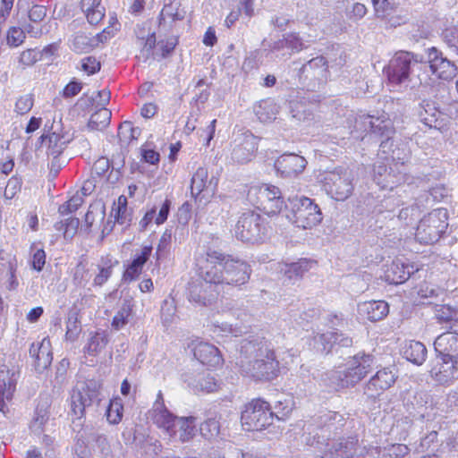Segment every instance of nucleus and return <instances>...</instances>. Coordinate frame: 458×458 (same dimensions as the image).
Listing matches in <instances>:
<instances>
[{"label": "nucleus", "instance_id": "obj_46", "mask_svg": "<svg viewBox=\"0 0 458 458\" xmlns=\"http://www.w3.org/2000/svg\"><path fill=\"white\" fill-rule=\"evenodd\" d=\"M293 409V401L292 398L286 397L284 400H278L275 404L274 417L278 420L287 418Z\"/></svg>", "mask_w": 458, "mask_h": 458}, {"label": "nucleus", "instance_id": "obj_55", "mask_svg": "<svg viewBox=\"0 0 458 458\" xmlns=\"http://www.w3.org/2000/svg\"><path fill=\"white\" fill-rule=\"evenodd\" d=\"M141 157L142 159L150 165H156L159 162L160 156L159 153L156 150L149 148L148 146H143L141 148Z\"/></svg>", "mask_w": 458, "mask_h": 458}, {"label": "nucleus", "instance_id": "obj_49", "mask_svg": "<svg viewBox=\"0 0 458 458\" xmlns=\"http://www.w3.org/2000/svg\"><path fill=\"white\" fill-rule=\"evenodd\" d=\"M83 203V199L80 194L72 196L65 203L58 208L60 215L64 216L75 212Z\"/></svg>", "mask_w": 458, "mask_h": 458}, {"label": "nucleus", "instance_id": "obj_12", "mask_svg": "<svg viewBox=\"0 0 458 458\" xmlns=\"http://www.w3.org/2000/svg\"><path fill=\"white\" fill-rule=\"evenodd\" d=\"M248 196L251 200L255 199L256 205L268 215L279 213L284 204L279 188L271 184L253 186Z\"/></svg>", "mask_w": 458, "mask_h": 458}, {"label": "nucleus", "instance_id": "obj_20", "mask_svg": "<svg viewBox=\"0 0 458 458\" xmlns=\"http://www.w3.org/2000/svg\"><path fill=\"white\" fill-rule=\"evenodd\" d=\"M203 281L193 284L189 289V300L199 305L208 306L216 301L219 294L220 284Z\"/></svg>", "mask_w": 458, "mask_h": 458}, {"label": "nucleus", "instance_id": "obj_8", "mask_svg": "<svg viewBox=\"0 0 458 458\" xmlns=\"http://www.w3.org/2000/svg\"><path fill=\"white\" fill-rule=\"evenodd\" d=\"M267 233L265 219L253 211L243 213L234 227V235L238 240L252 244L263 242Z\"/></svg>", "mask_w": 458, "mask_h": 458}, {"label": "nucleus", "instance_id": "obj_36", "mask_svg": "<svg viewBox=\"0 0 458 458\" xmlns=\"http://www.w3.org/2000/svg\"><path fill=\"white\" fill-rule=\"evenodd\" d=\"M47 16V9L44 5L35 4L29 11L30 23L27 25V31L34 36L42 33L41 22Z\"/></svg>", "mask_w": 458, "mask_h": 458}, {"label": "nucleus", "instance_id": "obj_32", "mask_svg": "<svg viewBox=\"0 0 458 458\" xmlns=\"http://www.w3.org/2000/svg\"><path fill=\"white\" fill-rule=\"evenodd\" d=\"M415 271L414 267L410 264H404L401 260H394L386 270V277L390 284H402L405 282Z\"/></svg>", "mask_w": 458, "mask_h": 458}, {"label": "nucleus", "instance_id": "obj_23", "mask_svg": "<svg viewBox=\"0 0 458 458\" xmlns=\"http://www.w3.org/2000/svg\"><path fill=\"white\" fill-rule=\"evenodd\" d=\"M113 166L107 157H101L97 159L91 168V177L94 180V187L100 191L114 188V182L111 181Z\"/></svg>", "mask_w": 458, "mask_h": 458}, {"label": "nucleus", "instance_id": "obj_11", "mask_svg": "<svg viewBox=\"0 0 458 458\" xmlns=\"http://www.w3.org/2000/svg\"><path fill=\"white\" fill-rule=\"evenodd\" d=\"M21 377V367L14 354L9 355L0 365V411L5 412V401H11Z\"/></svg>", "mask_w": 458, "mask_h": 458}, {"label": "nucleus", "instance_id": "obj_48", "mask_svg": "<svg viewBox=\"0 0 458 458\" xmlns=\"http://www.w3.org/2000/svg\"><path fill=\"white\" fill-rule=\"evenodd\" d=\"M34 105V98L32 94H25L19 97L15 102L14 111L20 114L23 115L28 114Z\"/></svg>", "mask_w": 458, "mask_h": 458}, {"label": "nucleus", "instance_id": "obj_52", "mask_svg": "<svg viewBox=\"0 0 458 458\" xmlns=\"http://www.w3.org/2000/svg\"><path fill=\"white\" fill-rule=\"evenodd\" d=\"M285 39V47L291 49L292 52H300L306 48L302 38L298 33L291 32L284 35Z\"/></svg>", "mask_w": 458, "mask_h": 458}, {"label": "nucleus", "instance_id": "obj_29", "mask_svg": "<svg viewBox=\"0 0 458 458\" xmlns=\"http://www.w3.org/2000/svg\"><path fill=\"white\" fill-rule=\"evenodd\" d=\"M358 312L363 318L374 322L384 318L388 314L389 308L384 301H369L360 303Z\"/></svg>", "mask_w": 458, "mask_h": 458}, {"label": "nucleus", "instance_id": "obj_60", "mask_svg": "<svg viewBox=\"0 0 458 458\" xmlns=\"http://www.w3.org/2000/svg\"><path fill=\"white\" fill-rule=\"evenodd\" d=\"M59 135L58 134H55V133H52L50 135H41L39 140H41V143L42 144H45L47 142V147L49 149H51V154L52 155H55V154H59L60 153V150L59 149H55V147H52V143L54 142L55 144L59 140Z\"/></svg>", "mask_w": 458, "mask_h": 458}, {"label": "nucleus", "instance_id": "obj_56", "mask_svg": "<svg viewBox=\"0 0 458 458\" xmlns=\"http://www.w3.org/2000/svg\"><path fill=\"white\" fill-rule=\"evenodd\" d=\"M38 61V55L35 50L27 49L21 53L19 63L23 66H30Z\"/></svg>", "mask_w": 458, "mask_h": 458}, {"label": "nucleus", "instance_id": "obj_44", "mask_svg": "<svg viewBox=\"0 0 458 458\" xmlns=\"http://www.w3.org/2000/svg\"><path fill=\"white\" fill-rule=\"evenodd\" d=\"M200 434L206 439H213L216 437L220 432L219 419L215 416L207 419L199 427Z\"/></svg>", "mask_w": 458, "mask_h": 458}, {"label": "nucleus", "instance_id": "obj_15", "mask_svg": "<svg viewBox=\"0 0 458 458\" xmlns=\"http://www.w3.org/2000/svg\"><path fill=\"white\" fill-rule=\"evenodd\" d=\"M218 179L216 176L208 177L206 167H199L193 174L191 183V191L195 199H208L216 191Z\"/></svg>", "mask_w": 458, "mask_h": 458}, {"label": "nucleus", "instance_id": "obj_42", "mask_svg": "<svg viewBox=\"0 0 458 458\" xmlns=\"http://www.w3.org/2000/svg\"><path fill=\"white\" fill-rule=\"evenodd\" d=\"M111 119L112 112L102 107L91 114L89 124L92 129L103 130L110 124Z\"/></svg>", "mask_w": 458, "mask_h": 458}, {"label": "nucleus", "instance_id": "obj_57", "mask_svg": "<svg viewBox=\"0 0 458 458\" xmlns=\"http://www.w3.org/2000/svg\"><path fill=\"white\" fill-rule=\"evenodd\" d=\"M82 89V84L77 81H71L63 89V96L64 98H72L78 95Z\"/></svg>", "mask_w": 458, "mask_h": 458}, {"label": "nucleus", "instance_id": "obj_45", "mask_svg": "<svg viewBox=\"0 0 458 458\" xmlns=\"http://www.w3.org/2000/svg\"><path fill=\"white\" fill-rule=\"evenodd\" d=\"M140 134V130L137 127H133L131 122H124L120 124L118 128V136L122 143H129L133 140H136Z\"/></svg>", "mask_w": 458, "mask_h": 458}, {"label": "nucleus", "instance_id": "obj_14", "mask_svg": "<svg viewBox=\"0 0 458 458\" xmlns=\"http://www.w3.org/2000/svg\"><path fill=\"white\" fill-rule=\"evenodd\" d=\"M356 126L363 128L364 131H369L372 133L386 136V140L382 141L380 148L385 153V148L390 145V134L392 133V122L385 115L376 117L370 114H363L356 119Z\"/></svg>", "mask_w": 458, "mask_h": 458}, {"label": "nucleus", "instance_id": "obj_37", "mask_svg": "<svg viewBox=\"0 0 458 458\" xmlns=\"http://www.w3.org/2000/svg\"><path fill=\"white\" fill-rule=\"evenodd\" d=\"M81 7L90 24H98L105 16V8L101 5L100 0H81Z\"/></svg>", "mask_w": 458, "mask_h": 458}, {"label": "nucleus", "instance_id": "obj_19", "mask_svg": "<svg viewBox=\"0 0 458 458\" xmlns=\"http://www.w3.org/2000/svg\"><path fill=\"white\" fill-rule=\"evenodd\" d=\"M259 140L250 132H245L233 140L232 160L237 164H244L251 160L258 149Z\"/></svg>", "mask_w": 458, "mask_h": 458}, {"label": "nucleus", "instance_id": "obj_61", "mask_svg": "<svg viewBox=\"0 0 458 458\" xmlns=\"http://www.w3.org/2000/svg\"><path fill=\"white\" fill-rule=\"evenodd\" d=\"M174 5L171 4V5H167V6H165L161 12V15L163 17H168V18H171L173 21H179V20H182L183 17H184V13H181L179 12L178 10H176L175 12H174Z\"/></svg>", "mask_w": 458, "mask_h": 458}, {"label": "nucleus", "instance_id": "obj_64", "mask_svg": "<svg viewBox=\"0 0 458 458\" xmlns=\"http://www.w3.org/2000/svg\"><path fill=\"white\" fill-rule=\"evenodd\" d=\"M367 13V8L363 4L356 3L352 5L350 11L351 18L361 19Z\"/></svg>", "mask_w": 458, "mask_h": 458}, {"label": "nucleus", "instance_id": "obj_43", "mask_svg": "<svg viewBox=\"0 0 458 458\" xmlns=\"http://www.w3.org/2000/svg\"><path fill=\"white\" fill-rule=\"evenodd\" d=\"M79 225V218L72 216L64 221L56 222L54 226L55 230L63 232L65 239H72L77 233Z\"/></svg>", "mask_w": 458, "mask_h": 458}, {"label": "nucleus", "instance_id": "obj_47", "mask_svg": "<svg viewBox=\"0 0 458 458\" xmlns=\"http://www.w3.org/2000/svg\"><path fill=\"white\" fill-rule=\"evenodd\" d=\"M443 39L449 50L458 55V28L452 27L444 30Z\"/></svg>", "mask_w": 458, "mask_h": 458}, {"label": "nucleus", "instance_id": "obj_3", "mask_svg": "<svg viewBox=\"0 0 458 458\" xmlns=\"http://www.w3.org/2000/svg\"><path fill=\"white\" fill-rule=\"evenodd\" d=\"M374 363L372 355L358 353L349 358L344 366L325 372L321 376V381L335 391L352 387L366 377Z\"/></svg>", "mask_w": 458, "mask_h": 458}, {"label": "nucleus", "instance_id": "obj_39", "mask_svg": "<svg viewBox=\"0 0 458 458\" xmlns=\"http://www.w3.org/2000/svg\"><path fill=\"white\" fill-rule=\"evenodd\" d=\"M133 297L124 296L116 313V330L124 327L132 318Z\"/></svg>", "mask_w": 458, "mask_h": 458}, {"label": "nucleus", "instance_id": "obj_22", "mask_svg": "<svg viewBox=\"0 0 458 458\" xmlns=\"http://www.w3.org/2000/svg\"><path fill=\"white\" fill-rule=\"evenodd\" d=\"M457 360L454 358L437 355L430 370L431 377L441 385H448L454 381L457 373Z\"/></svg>", "mask_w": 458, "mask_h": 458}, {"label": "nucleus", "instance_id": "obj_9", "mask_svg": "<svg viewBox=\"0 0 458 458\" xmlns=\"http://www.w3.org/2000/svg\"><path fill=\"white\" fill-rule=\"evenodd\" d=\"M320 182L327 193L337 201L347 199L353 191L352 173L344 168L324 172L320 174Z\"/></svg>", "mask_w": 458, "mask_h": 458}, {"label": "nucleus", "instance_id": "obj_27", "mask_svg": "<svg viewBox=\"0 0 458 458\" xmlns=\"http://www.w3.org/2000/svg\"><path fill=\"white\" fill-rule=\"evenodd\" d=\"M315 266V261L308 259H301L293 263H279L277 269L286 277V279L291 282H295L301 279L305 273L310 271Z\"/></svg>", "mask_w": 458, "mask_h": 458}, {"label": "nucleus", "instance_id": "obj_50", "mask_svg": "<svg viewBox=\"0 0 458 458\" xmlns=\"http://www.w3.org/2000/svg\"><path fill=\"white\" fill-rule=\"evenodd\" d=\"M334 337V332L318 334L314 337L315 347L319 351H329L333 344H335Z\"/></svg>", "mask_w": 458, "mask_h": 458}, {"label": "nucleus", "instance_id": "obj_31", "mask_svg": "<svg viewBox=\"0 0 458 458\" xmlns=\"http://www.w3.org/2000/svg\"><path fill=\"white\" fill-rule=\"evenodd\" d=\"M152 251L151 246L143 247L140 255L136 256L132 262L127 267L123 276V283H129L136 280L142 271L143 265L148 259Z\"/></svg>", "mask_w": 458, "mask_h": 458}, {"label": "nucleus", "instance_id": "obj_10", "mask_svg": "<svg viewBox=\"0 0 458 458\" xmlns=\"http://www.w3.org/2000/svg\"><path fill=\"white\" fill-rule=\"evenodd\" d=\"M274 412L267 402L255 399L245 405L242 411V426L249 431L262 430L272 424Z\"/></svg>", "mask_w": 458, "mask_h": 458}, {"label": "nucleus", "instance_id": "obj_41", "mask_svg": "<svg viewBox=\"0 0 458 458\" xmlns=\"http://www.w3.org/2000/svg\"><path fill=\"white\" fill-rule=\"evenodd\" d=\"M410 452L409 447L403 444L389 445L376 450L378 458H403Z\"/></svg>", "mask_w": 458, "mask_h": 458}, {"label": "nucleus", "instance_id": "obj_21", "mask_svg": "<svg viewBox=\"0 0 458 458\" xmlns=\"http://www.w3.org/2000/svg\"><path fill=\"white\" fill-rule=\"evenodd\" d=\"M396 380L394 369L384 368L378 370L367 383L364 394L370 398L378 396L385 390L390 388Z\"/></svg>", "mask_w": 458, "mask_h": 458}, {"label": "nucleus", "instance_id": "obj_35", "mask_svg": "<svg viewBox=\"0 0 458 458\" xmlns=\"http://www.w3.org/2000/svg\"><path fill=\"white\" fill-rule=\"evenodd\" d=\"M403 357L416 365H421L427 358V348L418 341H410L403 349Z\"/></svg>", "mask_w": 458, "mask_h": 458}, {"label": "nucleus", "instance_id": "obj_51", "mask_svg": "<svg viewBox=\"0 0 458 458\" xmlns=\"http://www.w3.org/2000/svg\"><path fill=\"white\" fill-rule=\"evenodd\" d=\"M26 35L24 30L20 27H11L7 31V43L11 47H19L25 40Z\"/></svg>", "mask_w": 458, "mask_h": 458}, {"label": "nucleus", "instance_id": "obj_6", "mask_svg": "<svg viewBox=\"0 0 458 458\" xmlns=\"http://www.w3.org/2000/svg\"><path fill=\"white\" fill-rule=\"evenodd\" d=\"M293 222L302 229H310L319 225L323 219L320 208L313 199L305 196H294L288 199Z\"/></svg>", "mask_w": 458, "mask_h": 458}, {"label": "nucleus", "instance_id": "obj_16", "mask_svg": "<svg viewBox=\"0 0 458 458\" xmlns=\"http://www.w3.org/2000/svg\"><path fill=\"white\" fill-rule=\"evenodd\" d=\"M373 180L382 190L392 191L404 181V176L397 164L387 167L386 164L378 163L374 165Z\"/></svg>", "mask_w": 458, "mask_h": 458}, {"label": "nucleus", "instance_id": "obj_28", "mask_svg": "<svg viewBox=\"0 0 458 458\" xmlns=\"http://www.w3.org/2000/svg\"><path fill=\"white\" fill-rule=\"evenodd\" d=\"M30 353L34 359L37 369H44L48 368L53 360L49 337H44L42 341L37 344H32L30 349Z\"/></svg>", "mask_w": 458, "mask_h": 458}, {"label": "nucleus", "instance_id": "obj_1", "mask_svg": "<svg viewBox=\"0 0 458 458\" xmlns=\"http://www.w3.org/2000/svg\"><path fill=\"white\" fill-rule=\"evenodd\" d=\"M250 274V266L246 261L211 250L207 252L206 259L199 267L201 279L220 285L245 284Z\"/></svg>", "mask_w": 458, "mask_h": 458}, {"label": "nucleus", "instance_id": "obj_33", "mask_svg": "<svg viewBox=\"0 0 458 458\" xmlns=\"http://www.w3.org/2000/svg\"><path fill=\"white\" fill-rule=\"evenodd\" d=\"M278 106L273 99L267 98L259 101L254 107V112L261 123H271L276 118Z\"/></svg>", "mask_w": 458, "mask_h": 458}, {"label": "nucleus", "instance_id": "obj_40", "mask_svg": "<svg viewBox=\"0 0 458 458\" xmlns=\"http://www.w3.org/2000/svg\"><path fill=\"white\" fill-rule=\"evenodd\" d=\"M212 332L216 336L221 337H228L234 336L237 337L241 335L243 332L242 327L238 324L233 325L228 322H220L218 320H215L212 323Z\"/></svg>", "mask_w": 458, "mask_h": 458}, {"label": "nucleus", "instance_id": "obj_17", "mask_svg": "<svg viewBox=\"0 0 458 458\" xmlns=\"http://www.w3.org/2000/svg\"><path fill=\"white\" fill-rule=\"evenodd\" d=\"M305 157L293 153H284L275 162V168L278 175L283 178H295L299 176L307 166Z\"/></svg>", "mask_w": 458, "mask_h": 458}, {"label": "nucleus", "instance_id": "obj_4", "mask_svg": "<svg viewBox=\"0 0 458 458\" xmlns=\"http://www.w3.org/2000/svg\"><path fill=\"white\" fill-rule=\"evenodd\" d=\"M151 419L170 438L182 443L191 441L196 435L197 419L193 416H174L165 406L161 393L153 405Z\"/></svg>", "mask_w": 458, "mask_h": 458}, {"label": "nucleus", "instance_id": "obj_5", "mask_svg": "<svg viewBox=\"0 0 458 458\" xmlns=\"http://www.w3.org/2000/svg\"><path fill=\"white\" fill-rule=\"evenodd\" d=\"M416 56L406 51L397 52L385 68L388 84L394 90H402L409 86L411 66L418 64Z\"/></svg>", "mask_w": 458, "mask_h": 458}, {"label": "nucleus", "instance_id": "obj_53", "mask_svg": "<svg viewBox=\"0 0 458 458\" xmlns=\"http://www.w3.org/2000/svg\"><path fill=\"white\" fill-rule=\"evenodd\" d=\"M101 68L100 62L94 56H87L81 60V70L87 75H93L99 72Z\"/></svg>", "mask_w": 458, "mask_h": 458}, {"label": "nucleus", "instance_id": "obj_13", "mask_svg": "<svg viewBox=\"0 0 458 458\" xmlns=\"http://www.w3.org/2000/svg\"><path fill=\"white\" fill-rule=\"evenodd\" d=\"M305 442L309 445H316L318 449L322 450L321 458H352L355 453L357 440L349 438L337 442H326L324 438L320 440L318 433L313 437L310 433L305 437Z\"/></svg>", "mask_w": 458, "mask_h": 458}, {"label": "nucleus", "instance_id": "obj_2", "mask_svg": "<svg viewBox=\"0 0 458 458\" xmlns=\"http://www.w3.org/2000/svg\"><path fill=\"white\" fill-rule=\"evenodd\" d=\"M240 352L246 358L254 356V360H241L240 367L242 373L257 380H272L279 374V361L276 360L271 344L262 337L251 336L242 339Z\"/></svg>", "mask_w": 458, "mask_h": 458}, {"label": "nucleus", "instance_id": "obj_59", "mask_svg": "<svg viewBox=\"0 0 458 458\" xmlns=\"http://www.w3.org/2000/svg\"><path fill=\"white\" fill-rule=\"evenodd\" d=\"M46 263V252L43 249L37 250L32 257V267L37 271H41Z\"/></svg>", "mask_w": 458, "mask_h": 458}, {"label": "nucleus", "instance_id": "obj_26", "mask_svg": "<svg viewBox=\"0 0 458 458\" xmlns=\"http://www.w3.org/2000/svg\"><path fill=\"white\" fill-rule=\"evenodd\" d=\"M194 357L203 365L218 367L222 364L223 359L219 350L213 344L206 342H199L193 348Z\"/></svg>", "mask_w": 458, "mask_h": 458}, {"label": "nucleus", "instance_id": "obj_63", "mask_svg": "<svg viewBox=\"0 0 458 458\" xmlns=\"http://www.w3.org/2000/svg\"><path fill=\"white\" fill-rule=\"evenodd\" d=\"M13 6V0H0V21L9 16Z\"/></svg>", "mask_w": 458, "mask_h": 458}, {"label": "nucleus", "instance_id": "obj_58", "mask_svg": "<svg viewBox=\"0 0 458 458\" xmlns=\"http://www.w3.org/2000/svg\"><path fill=\"white\" fill-rule=\"evenodd\" d=\"M178 40L175 37H170L166 38L165 41L162 40L158 43V47L161 50V55L163 57L168 55L177 45Z\"/></svg>", "mask_w": 458, "mask_h": 458}, {"label": "nucleus", "instance_id": "obj_24", "mask_svg": "<svg viewBox=\"0 0 458 458\" xmlns=\"http://www.w3.org/2000/svg\"><path fill=\"white\" fill-rule=\"evenodd\" d=\"M305 78L316 80L318 83H326L330 77L327 61L324 56H317L304 64L300 69Z\"/></svg>", "mask_w": 458, "mask_h": 458}, {"label": "nucleus", "instance_id": "obj_62", "mask_svg": "<svg viewBox=\"0 0 458 458\" xmlns=\"http://www.w3.org/2000/svg\"><path fill=\"white\" fill-rule=\"evenodd\" d=\"M170 205L171 202L168 199H165L162 205V207L159 209L158 215L156 217V223L157 225L163 224L168 216L169 210H170Z\"/></svg>", "mask_w": 458, "mask_h": 458}, {"label": "nucleus", "instance_id": "obj_38", "mask_svg": "<svg viewBox=\"0 0 458 458\" xmlns=\"http://www.w3.org/2000/svg\"><path fill=\"white\" fill-rule=\"evenodd\" d=\"M51 403L47 398L40 399L36 406L30 428L43 430L49 420Z\"/></svg>", "mask_w": 458, "mask_h": 458}, {"label": "nucleus", "instance_id": "obj_18", "mask_svg": "<svg viewBox=\"0 0 458 458\" xmlns=\"http://www.w3.org/2000/svg\"><path fill=\"white\" fill-rule=\"evenodd\" d=\"M428 61L433 74L445 81L453 79L457 72L456 65L443 55L437 47L428 49Z\"/></svg>", "mask_w": 458, "mask_h": 458}, {"label": "nucleus", "instance_id": "obj_54", "mask_svg": "<svg viewBox=\"0 0 458 458\" xmlns=\"http://www.w3.org/2000/svg\"><path fill=\"white\" fill-rule=\"evenodd\" d=\"M17 272V259L15 257H13L8 261V289L10 291L15 290L18 287V279L16 276Z\"/></svg>", "mask_w": 458, "mask_h": 458}, {"label": "nucleus", "instance_id": "obj_30", "mask_svg": "<svg viewBox=\"0 0 458 458\" xmlns=\"http://www.w3.org/2000/svg\"><path fill=\"white\" fill-rule=\"evenodd\" d=\"M435 351L442 357L456 359L458 355V336L452 333H443L434 342Z\"/></svg>", "mask_w": 458, "mask_h": 458}, {"label": "nucleus", "instance_id": "obj_25", "mask_svg": "<svg viewBox=\"0 0 458 458\" xmlns=\"http://www.w3.org/2000/svg\"><path fill=\"white\" fill-rule=\"evenodd\" d=\"M183 381L195 393H212L216 391L218 387L215 377L205 371L185 373L183 375Z\"/></svg>", "mask_w": 458, "mask_h": 458}, {"label": "nucleus", "instance_id": "obj_7", "mask_svg": "<svg viewBox=\"0 0 458 458\" xmlns=\"http://www.w3.org/2000/svg\"><path fill=\"white\" fill-rule=\"evenodd\" d=\"M447 217V210L445 208H437L428 213L420 219L416 228V240L423 244L437 242L448 226Z\"/></svg>", "mask_w": 458, "mask_h": 458}, {"label": "nucleus", "instance_id": "obj_34", "mask_svg": "<svg viewBox=\"0 0 458 458\" xmlns=\"http://www.w3.org/2000/svg\"><path fill=\"white\" fill-rule=\"evenodd\" d=\"M89 389L83 387L80 389L75 387L71 393V409L75 416L81 417L85 412V408L90 403Z\"/></svg>", "mask_w": 458, "mask_h": 458}]
</instances>
